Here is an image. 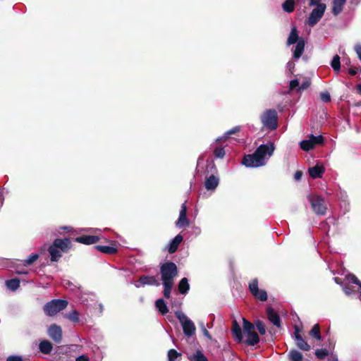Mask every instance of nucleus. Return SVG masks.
<instances>
[{
    "label": "nucleus",
    "instance_id": "obj_1",
    "mask_svg": "<svg viewBox=\"0 0 361 361\" xmlns=\"http://www.w3.org/2000/svg\"><path fill=\"white\" fill-rule=\"evenodd\" d=\"M161 281L164 286V296L169 298L171 289L174 285V279L177 276L178 269L173 262H168L160 268Z\"/></svg>",
    "mask_w": 361,
    "mask_h": 361
},
{
    "label": "nucleus",
    "instance_id": "obj_2",
    "mask_svg": "<svg viewBox=\"0 0 361 361\" xmlns=\"http://www.w3.org/2000/svg\"><path fill=\"white\" fill-rule=\"evenodd\" d=\"M71 246L68 238L56 239L49 247V252L52 262H56L61 257V252H67Z\"/></svg>",
    "mask_w": 361,
    "mask_h": 361
},
{
    "label": "nucleus",
    "instance_id": "obj_3",
    "mask_svg": "<svg viewBox=\"0 0 361 361\" xmlns=\"http://www.w3.org/2000/svg\"><path fill=\"white\" fill-rule=\"evenodd\" d=\"M200 233V229L187 219V207L182 204V241L184 238L197 236Z\"/></svg>",
    "mask_w": 361,
    "mask_h": 361
},
{
    "label": "nucleus",
    "instance_id": "obj_4",
    "mask_svg": "<svg viewBox=\"0 0 361 361\" xmlns=\"http://www.w3.org/2000/svg\"><path fill=\"white\" fill-rule=\"evenodd\" d=\"M243 322V334L245 339V343L248 345H255L259 342V337L255 331V325L245 318Z\"/></svg>",
    "mask_w": 361,
    "mask_h": 361
},
{
    "label": "nucleus",
    "instance_id": "obj_5",
    "mask_svg": "<svg viewBox=\"0 0 361 361\" xmlns=\"http://www.w3.org/2000/svg\"><path fill=\"white\" fill-rule=\"evenodd\" d=\"M307 198L315 214L322 216L326 214L327 208L323 197L318 195L310 194L307 195Z\"/></svg>",
    "mask_w": 361,
    "mask_h": 361
},
{
    "label": "nucleus",
    "instance_id": "obj_6",
    "mask_svg": "<svg viewBox=\"0 0 361 361\" xmlns=\"http://www.w3.org/2000/svg\"><path fill=\"white\" fill-rule=\"evenodd\" d=\"M182 331L188 339L196 343V326L195 323L185 314L182 313Z\"/></svg>",
    "mask_w": 361,
    "mask_h": 361
},
{
    "label": "nucleus",
    "instance_id": "obj_7",
    "mask_svg": "<svg viewBox=\"0 0 361 361\" xmlns=\"http://www.w3.org/2000/svg\"><path fill=\"white\" fill-rule=\"evenodd\" d=\"M68 305V302L64 300H52L44 307V311L48 316H54L59 312L64 310Z\"/></svg>",
    "mask_w": 361,
    "mask_h": 361
},
{
    "label": "nucleus",
    "instance_id": "obj_8",
    "mask_svg": "<svg viewBox=\"0 0 361 361\" xmlns=\"http://www.w3.org/2000/svg\"><path fill=\"white\" fill-rule=\"evenodd\" d=\"M277 112L274 109L267 110L261 116V121L263 126L269 130H275L277 128Z\"/></svg>",
    "mask_w": 361,
    "mask_h": 361
},
{
    "label": "nucleus",
    "instance_id": "obj_9",
    "mask_svg": "<svg viewBox=\"0 0 361 361\" xmlns=\"http://www.w3.org/2000/svg\"><path fill=\"white\" fill-rule=\"evenodd\" d=\"M242 164L249 168H257L264 166L266 161L255 152L252 154L245 155L243 159Z\"/></svg>",
    "mask_w": 361,
    "mask_h": 361
},
{
    "label": "nucleus",
    "instance_id": "obj_10",
    "mask_svg": "<svg viewBox=\"0 0 361 361\" xmlns=\"http://www.w3.org/2000/svg\"><path fill=\"white\" fill-rule=\"evenodd\" d=\"M323 142L324 137L322 135L314 136L311 134L307 140H302L300 142V147L302 150L307 152L313 149L316 145H321Z\"/></svg>",
    "mask_w": 361,
    "mask_h": 361
},
{
    "label": "nucleus",
    "instance_id": "obj_11",
    "mask_svg": "<svg viewBox=\"0 0 361 361\" xmlns=\"http://www.w3.org/2000/svg\"><path fill=\"white\" fill-rule=\"evenodd\" d=\"M326 8V5H319L318 8H314L306 21L307 24L310 27H314L323 17Z\"/></svg>",
    "mask_w": 361,
    "mask_h": 361
},
{
    "label": "nucleus",
    "instance_id": "obj_12",
    "mask_svg": "<svg viewBox=\"0 0 361 361\" xmlns=\"http://www.w3.org/2000/svg\"><path fill=\"white\" fill-rule=\"evenodd\" d=\"M275 150V145L272 142L259 145L255 151L261 158L267 161L273 155Z\"/></svg>",
    "mask_w": 361,
    "mask_h": 361
},
{
    "label": "nucleus",
    "instance_id": "obj_13",
    "mask_svg": "<svg viewBox=\"0 0 361 361\" xmlns=\"http://www.w3.org/2000/svg\"><path fill=\"white\" fill-rule=\"evenodd\" d=\"M249 289L256 299L262 302L267 300V292L264 290L259 289L258 288L257 279H255L250 282Z\"/></svg>",
    "mask_w": 361,
    "mask_h": 361
},
{
    "label": "nucleus",
    "instance_id": "obj_14",
    "mask_svg": "<svg viewBox=\"0 0 361 361\" xmlns=\"http://www.w3.org/2000/svg\"><path fill=\"white\" fill-rule=\"evenodd\" d=\"M145 285L159 286L160 285V282L156 276H142L135 283V286L137 288H140Z\"/></svg>",
    "mask_w": 361,
    "mask_h": 361
},
{
    "label": "nucleus",
    "instance_id": "obj_15",
    "mask_svg": "<svg viewBox=\"0 0 361 361\" xmlns=\"http://www.w3.org/2000/svg\"><path fill=\"white\" fill-rule=\"evenodd\" d=\"M49 336L56 343H59L62 340V329L56 324H52L48 329Z\"/></svg>",
    "mask_w": 361,
    "mask_h": 361
},
{
    "label": "nucleus",
    "instance_id": "obj_16",
    "mask_svg": "<svg viewBox=\"0 0 361 361\" xmlns=\"http://www.w3.org/2000/svg\"><path fill=\"white\" fill-rule=\"evenodd\" d=\"M294 338L296 342V345L300 350L305 351H308L310 350V345L302 338L300 334V330L298 327H295Z\"/></svg>",
    "mask_w": 361,
    "mask_h": 361
},
{
    "label": "nucleus",
    "instance_id": "obj_17",
    "mask_svg": "<svg viewBox=\"0 0 361 361\" xmlns=\"http://www.w3.org/2000/svg\"><path fill=\"white\" fill-rule=\"evenodd\" d=\"M324 172V166L319 164H317L314 166L308 169L309 175L313 179L322 178Z\"/></svg>",
    "mask_w": 361,
    "mask_h": 361
},
{
    "label": "nucleus",
    "instance_id": "obj_18",
    "mask_svg": "<svg viewBox=\"0 0 361 361\" xmlns=\"http://www.w3.org/2000/svg\"><path fill=\"white\" fill-rule=\"evenodd\" d=\"M267 314L269 320L276 326H281V319L279 314L271 307L267 308Z\"/></svg>",
    "mask_w": 361,
    "mask_h": 361
},
{
    "label": "nucleus",
    "instance_id": "obj_19",
    "mask_svg": "<svg viewBox=\"0 0 361 361\" xmlns=\"http://www.w3.org/2000/svg\"><path fill=\"white\" fill-rule=\"evenodd\" d=\"M99 238L97 235H83L77 237L75 241L85 245H92L97 243Z\"/></svg>",
    "mask_w": 361,
    "mask_h": 361
},
{
    "label": "nucleus",
    "instance_id": "obj_20",
    "mask_svg": "<svg viewBox=\"0 0 361 361\" xmlns=\"http://www.w3.org/2000/svg\"><path fill=\"white\" fill-rule=\"evenodd\" d=\"M305 42L303 38H300L298 43H296V45L295 47V49L293 50V58L295 59H298L300 58L302 54L304 52L305 50Z\"/></svg>",
    "mask_w": 361,
    "mask_h": 361
},
{
    "label": "nucleus",
    "instance_id": "obj_21",
    "mask_svg": "<svg viewBox=\"0 0 361 361\" xmlns=\"http://www.w3.org/2000/svg\"><path fill=\"white\" fill-rule=\"evenodd\" d=\"M218 177L211 175L205 180L204 186L208 190H214L219 185Z\"/></svg>",
    "mask_w": 361,
    "mask_h": 361
},
{
    "label": "nucleus",
    "instance_id": "obj_22",
    "mask_svg": "<svg viewBox=\"0 0 361 361\" xmlns=\"http://www.w3.org/2000/svg\"><path fill=\"white\" fill-rule=\"evenodd\" d=\"M232 334H233V336L235 340L237 342L240 343L243 341V336L242 330H241L240 325L236 322V320H234L233 322Z\"/></svg>",
    "mask_w": 361,
    "mask_h": 361
},
{
    "label": "nucleus",
    "instance_id": "obj_23",
    "mask_svg": "<svg viewBox=\"0 0 361 361\" xmlns=\"http://www.w3.org/2000/svg\"><path fill=\"white\" fill-rule=\"evenodd\" d=\"M347 0H334L333 1V7H332V13L334 16H338L340 14L343 8V6L345 5Z\"/></svg>",
    "mask_w": 361,
    "mask_h": 361
},
{
    "label": "nucleus",
    "instance_id": "obj_24",
    "mask_svg": "<svg viewBox=\"0 0 361 361\" xmlns=\"http://www.w3.org/2000/svg\"><path fill=\"white\" fill-rule=\"evenodd\" d=\"M180 244V233L178 234L173 240L166 247L169 253H173L177 250L178 245Z\"/></svg>",
    "mask_w": 361,
    "mask_h": 361
},
{
    "label": "nucleus",
    "instance_id": "obj_25",
    "mask_svg": "<svg viewBox=\"0 0 361 361\" xmlns=\"http://www.w3.org/2000/svg\"><path fill=\"white\" fill-rule=\"evenodd\" d=\"M300 38L298 37V31L295 27H292L290 35L288 36L287 44L288 45L298 43Z\"/></svg>",
    "mask_w": 361,
    "mask_h": 361
},
{
    "label": "nucleus",
    "instance_id": "obj_26",
    "mask_svg": "<svg viewBox=\"0 0 361 361\" xmlns=\"http://www.w3.org/2000/svg\"><path fill=\"white\" fill-rule=\"evenodd\" d=\"M155 306L159 312L163 315L166 314L169 312L166 304L162 298H159L156 300Z\"/></svg>",
    "mask_w": 361,
    "mask_h": 361
},
{
    "label": "nucleus",
    "instance_id": "obj_27",
    "mask_svg": "<svg viewBox=\"0 0 361 361\" xmlns=\"http://www.w3.org/2000/svg\"><path fill=\"white\" fill-rule=\"evenodd\" d=\"M52 348V344L49 341H43L39 345V350L44 354L50 353Z\"/></svg>",
    "mask_w": 361,
    "mask_h": 361
},
{
    "label": "nucleus",
    "instance_id": "obj_28",
    "mask_svg": "<svg viewBox=\"0 0 361 361\" xmlns=\"http://www.w3.org/2000/svg\"><path fill=\"white\" fill-rule=\"evenodd\" d=\"M95 248L103 253L109 255L114 254L117 251L116 248L113 246L97 245Z\"/></svg>",
    "mask_w": 361,
    "mask_h": 361
},
{
    "label": "nucleus",
    "instance_id": "obj_29",
    "mask_svg": "<svg viewBox=\"0 0 361 361\" xmlns=\"http://www.w3.org/2000/svg\"><path fill=\"white\" fill-rule=\"evenodd\" d=\"M190 361H208L207 358L200 351L197 350L195 353L188 356Z\"/></svg>",
    "mask_w": 361,
    "mask_h": 361
},
{
    "label": "nucleus",
    "instance_id": "obj_30",
    "mask_svg": "<svg viewBox=\"0 0 361 361\" xmlns=\"http://www.w3.org/2000/svg\"><path fill=\"white\" fill-rule=\"evenodd\" d=\"M282 8L284 11L291 13L294 11L295 2L293 0H286L282 4Z\"/></svg>",
    "mask_w": 361,
    "mask_h": 361
},
{
    "label": "nucleus",
    "instance_id": "obj_31",
    "mask_svg": "<svg viewBox=\"0 0 361 361\" xmlns=\"http://www.w3.org/2000/svg\"><path fill=\"white\" fill-rule=\"evenodd\" d=\"M310 335L315 338L317 341L322 340V336L320 334V327L318 324L313 326L312 329L310 331Z\"/></svg>",
    "mask_w": 361,
    "mask_h": 361
},
{
    "label": "nucleus",
    "instance_id": "obj_32",
    "mask_svg": "<svg viewBox=\"0 0 361 361\" xmlns=\"http://www.w3.org/2000/svg\"><path fill=\"white\" fill-rule=\"evenodd\" d=\"M6 284L8 289L16 290L20 286V281L17 279H10L6 281Z\"/></svg>",
    "mask_w": 361,
    "mask_h": 361
},
{
    "label": "nucleus",
    "instance_id": "obj_33",
    "mask_svg": "<svg viewBox=\"0 0 361 361\" xmlns=\"http://www.w3.org/2000/svg\"><path fill=\"white\" fill-rule=\"evenodd\" d=\"M240 126H235L232 129L226 131L224 136L218 137L216 139V141L217 142H220V141H222V140H225L231 135L235 134V133H238V131H240Z\"/></svg>",
    "mask_w": 361,
    "mask_h": 361
},
{
    "label": "nucleus",
    "instance_id": "obj_34",
    "mask_svg": "<svg viewBox=\"0 0 361 361\" xmlns=\"http://www.w3.org/2000/svg\"><path fill=\"white\" fill-rule=\"evenodd\" d=\"M331 66L335 72L338 73L340 71L341 62L340 56L336 54L333 57V59L331 62Z\"/></svg>",
    "mask_w": 361,
    "mask_h": 361
},
{
    "label": "nucleus",
    "instance_id": "obj_35",
    "mask_svg": "<svg viewBox=\"0 0 361 361\" xmlns=\"http://www.w3.org/2000/svg\"><path fill=\"white\" fill-rule=\"evenodd\" d=\"M289 357L291 361H302L303 355L300 352L293 350L289 353Z\"/></svg>",
    "mask_w": 361,
    "mask_h": 361
},
{
    "label": "nucleus",
    "instance_id": "obj_36",
    "mask_svg": "<svg viewBox=\"0 0 361 361\" xmlns=\"http://www.w3.org/2000/svg\"><path fill=\"white\" fill-rule=\"evenodd\" d=\"M67 318L73 322H78L79 321V314L76 310H73L67 314Z\"/></svg>",
    "mask_w": 361,
    "mask_h": 361
},
{
    "label": "nucleus",
    "instance_id": "obj_37",
    "mask_svg": "<svg viewBox=\"0 0 361 361\" xmlns=\"http://www.w3.org/2000/svg\"><path fill=\"white\" fill-rule=\"evenodd\" d=\"M255 326L257 328L261 335H264L266 333V329L264 323L262 321L257 320L255 322Z\"/></svg>",
    "mask_w": 361,
    "mask_h": 361
},
{
    "label": "nucleus",
    "instance_id": "obj_38",
    "mask_svg": "<svg viewBox=\"0 0 361 361\" xmlns=\"http://www.w3.org/2000/svg\"><path fill=\"white\" fill-rule=\"evenodd\" d=\"M179 356L180 354L178 353L177 351L173 349H171L168 352L169 361H177V359Z\"/></svg>",
    "mask_w": 361,
    "mask_h": 361
},
{
    "label": "nucleus",
    "instance_id": "obj_39",
    "mask_svg": "<svg viewBox=\"0 0 361 361\" xmlns=\"http://www.w3.org/2000/svg\"><path fill=\"white\" fill-rule=\"evenodd\" d=\"M190 290L187 278H182V295H186Z\"/></svg>",
    "mask_w": 361,
    "mask_h": 361
},
{
    "label": "nucleus",
    "instance_id": "obj_40",
    "mask_svg": "<svg viewBox=\"0 0 361 361\" xmlns=\"http://www.w3.org/2000/svg\"><path fill=\"white\" fill-rule=\"evenodd\" d=\"M225 150L223 147H217L214 150V155L216 158L222 159L225 156Z\"/></svg>",
    "mask_w": 361,
    "mask_h": 361
},
{
    "label": "nucleus",
    "instance_id": "obj_41",
    "mask_svg": "<svg viewBox=\"0 0 361 361\" xmlns=\"http://www.w3.org/2000/svg\"><path fill=\"white\" fill-rule=\"evenodd\" d=\"M38 257L39 255L37 254H32L25 260L24 264L25 265H30L35 262Z\"/></svg>",
    "mask_w": 361,
    "mask_h": 361
},
{
    "label": "nucleus",
    "instance_id": "obj_42",
    "mask_svg": "<svg viewBox=\"0 0 361 361\" xmlns=\"http://www.w3.org/2000/svg\"><path fill=\"white\" fill-rule=\"evenodd\" d=\"M316 356L319 359H323L329 355V351L326 349H318L315 351Z\"/></svg>",
    "mask_w": 361,
    "mask_h": 361
},
{
    "label": "nucleus",
    "instance_id": "obj_43",
    "mask_svg": "<svg viewBox=\"0 0 361 361\" xmlns=\"http://www.w3.org/2000/svg\"><path fill=\"white\" fill-rule=\"evenodd\" d=\"M347 279L349 282L355 283L358 286H360V284L361 283L359 279L354 274H348L347 276Z\"/></svg>",
    "mask_w": 361,
    "mask_h": 361
},
{
    "label": "nucleus",
    "instance_id": "obj_44",
    "mask_svg": "<svg viewBox=\"0 0 361 361\" xmlns=\"http://www.w3.org/2000/svg\"><path fill=\"white\" fill-rule=\"evenodd\" d=\"M320 98L324 102H329L331 101V95L329 92H322L320 93Z\"/></svg>",
    "mask_w": 361,
    "mask_h": 361
},
{
    "label": "nucleus",
    "instance_id": "obj_45",
    "mask_svg": "<svg viewBox=\"0 0 361 361\" xmlns=\"http://www.w3.org/2000/svg\"><path fill=\"white\" fill-rule=\"evenodd\" d=\"M62 286L65 287L66 288H69L71 290H73L74 288L76 287L72 282H71L68 280H63L62 281Z\"/></svg>",
    "mask_w": 361,
    "mask_h": 361
},
{
    "label": "nucleus",
    "instance_id": "obj_46",
    "mask_svg": "<svg viewBox=\"0 0 361 361\" xmlns=\"http://www.w3.org/2000/svg\"><path fill=\"white\" fill-rule=\"evenodd\" d=\"M200 327H201V330H202V334L207 337L209 340H212V336L210 335L209 332L207 331V329H206V327L204 326V324L203 322H202L200 324Z\"/></svg>",
    "mask_w": 361,
    "mask_h": 361
},
{
    "label": "nucleus",
    "instance_id": "obj_47",
    "mask_svg": "<svg viewBox=\"0 0 361 361\" xmlns=\"http://www.w3.org/2000/svg\"><path fill=\"white\" fill-rule=\"evenodd\" d=\"M322 0H310L309 5L310 6H315V8H318L319 5H326L325 4L321 3Z\"/></svg>",
    "mask_w": 361,
    "mask_h": 361
},
{
    "label": "nucleus",
    "instance_id": "obj_48",
    "mask_svg": "<svg viewBox=\"0 0 361 361\" xmlns=\"http://www.w3.org/2000/svg\"><path fill=\"white\" fill-rule=\"evenodd\" d=\"M6 361H23V358L19 355H11L7 357Z\"/></svg>",
    "mask_w": 361,
    "mask_h": 361
},
{
    "label": "nucleus",
    "instance_id": "obj_49",
    "mask_svg": "<svg viewBox=\"0 0 361 361\" xmlns=\"http://www.w3.org/2000/svg\"><path fill=\"white\" fill-rule=\"evenodd\" d=\"M298 86H299V81L298 80H293L290 82L289 87L290 90H293L295 88H296Z\"/></svg>",
    "mask_w": 361,
    "mask_h": 361
},
{
    "label": "nucleus",
    "instance_id": "obj_50",
    "mask_svg": "<svg viewBox=\"0 0 361 361\" xmlns=\"http://www.w3.org/2000/svg\"><path fill=\"white\" fill-rule=\"evenodd\" d=\"M355 51L356 54H357L360 61H361V44H357L355 46Z\"/></svg>",
    "mask_w": 361,
    "mask_h": 361
},
{
    "label": "nucleus",
    "instance_id": "obj_51",
    "mask_svg": "<svg viewBox=\"0 0 361 361\" xmlns=\"http://www.w3.org/2000/svg\"><path fill=\"white\" fill-rule=\"evenodd\" d=\"M302 176V172L301 171H297L294 174V179L297 181L300 180Z\"/></svg>",
    "mask_w": 361,
    "mask_h": 361
},
{
    "label": "nucleus",
    "instance_id": "obj_52",
    "mask_svg": "<svg viewBox=\"0 0 361 361\" xmlns=\"http://www.w3.org/2000/svg\"><path fill=\"white\" fill-rule=\"evenodd\" d=\"M310 83L308 81L304 82L300 87V90H305L310 86Z\"/></svg>",
    "mask_w": 361,
    "mask_h": 361
},
{
    "label": "nucleus",
    "instance_id": "obj_53",
    "mask_svg": "<svg viewBox=\"0 0 361 361\" xmlns=\"http://www.w3.org/2000/svg\"><path fill=\"white\" fill-rule=\"evenodd\" d=\"M75 361H89V358L85 355H80L76 358Z\"/></svg>",
    "mask_w": 361,
    "mask_h": 361
},
{
    "label": "nucleus",
    "instance_id": "obj_54",
    "mask_svg": "<svg viewBox=\"0 0 361 361\" xmlns=\"http://www.w3.org/2000/svg\"><path fill=\"white\" fill-rule=\"evenodd\" d=\"M348 72L350 75H354L357 73L358 68H352L348 70Z\"/></svg>",
    "mask_w": 361,
    "mask_h": 361
},
{
    "label": "nucleus",
    "instance_id": "obj_55",
    "mask_svg": "<svg viewBox=\"0 0 361 361\" xmlns=\"http://www.w3.org/2000/svg\"><path fill=\"white\" fill-rule=\"evenodd\" d=\"M343 290L347 295H350L352 293L351 289L348 286L343 287Z\"/></svg>",
    "mask_w": 361,
    "mask_h": 361
},
{
    "label": "nucleus",
    "instance_id": "obj_56",
    "mask_svg": "<svg viewBox=\"0 0 361 361\" xmlns=\"http://www.w3.org/2000/svg\"><path fill=\"white\" fill-rule=\"evenodd\" d=\"M287 67L289 69V71H291V68H294V63L291 61H289L287 64Z\"/></svg>",
    "mask_w": 361,
    "mask_h": 361
},
{
    "label": "nucleus",
    "instance_id": "obj_57",
    "mask_svg": "<svg viewBox=\"0 0 361 361\" xmlns=\"http://www.w3.org/2000/svg\"><path fill=\"white\" fill-rule=\"evenodd\" d=\"M176 317L178 319V320L180 322V311H176L175 312Z\"/></svg>",
    "mask_w": 361,
    "mask_h": 361
},
{
    "label": "nucleus",
    "instance_id": "obj_58",
    "mask_svg": "<svg viewBox=\"0 0 361 361\" xmlns=\"http://www.w3.org/2000/svg\"><path fill=\"white\" fill-rule=\"evenodd\" d=\"M357 92L361 94V84H358L357 85Z\"/></svg>",
    "mask_w": 361,
    "mask_h": 361
},
{
    "label": "nucleus",
    "instance_id": "obj_59",
    "mask_svg": "<svg viewBox=\"0 0 361 361\" xmlns=\"http://www.w3.org/2000/svg\"><path fill=\"white\" fill-rule=\"evenodd\" d=\"M180 224V214H179V216H178V219L176 221V226H179Z\"/></svg>",
    "mask_w": 361,
    "mask_h": 361
},
{
    "label": "nucleus",
    "instance_id": "obj_60",
    "mask_svg": "<svg viewBox=\"0 0 361 361\" xmlns=\"http://www.w3.org/2000/svg\"><path fill=\"white\" fill-rule=\"evenodd\" d=\"M16 273L18 274H27V272L25 271H16Z\"/></svg>",
    "mask_w": 361,
    "mask_h": 361
},
{
    "label": "nucleus",
    "instance_id": "obj_61",
    "mask_svg": "<svg viewBox=\"0 0 361 361\" xmlns=\"http://www.w3.org/2000/svg\"><path fill=\"white\" fill-rule=\"evenodd\" d=\"M334 281L336 283L340 284V279L338 278H334Z\"/></svg>",
    "mask_w": 361,
    "mask_h": 361
},
{
    "label": "nucleus",
    "instance_id": "obj_62",
    "mask_svg": "<svg viewBox=\"0 0 361 361\" xmlns=\"http://www.w3.org/2000/svg\"><path fill=\"white\" fill-rule=\"evenodd\" d=\"M2 202H3V197H2L1 192H0V203L2 204Z\"/></svg>",
    "mask_w": 361,
    "mask_h": 361
},
{
    "label": "nucleus",
    "instance_id": "obj_63",
    "mask_svg": "<svg viewBox=\"0 0 361 361\" xmlns=\"http://www.w3.org/2000/svg\"><path fill=\"white\" fill-rule=\"evenodd\" d=\"M178 288L180 291V282L178 285Z\"/></svg>",
    "mask_w": 361,
    "mask_h": 361
},
{
    "label": "nucleus",
    "instance_id": "obj_64",
    "mask_svg": "<svg viewBox=\"0 0 361 361\" xmlns=\"http://www.w3.org/2000/svg\"><path fill=\"white\" fill-rule=\"evenodd\" d=\"M355 105H356V106H361V104H360V103H358V104H356Z\"/></svg>",
    "mask_w": 361,
    "mask_h": 361
}]
</instances>
